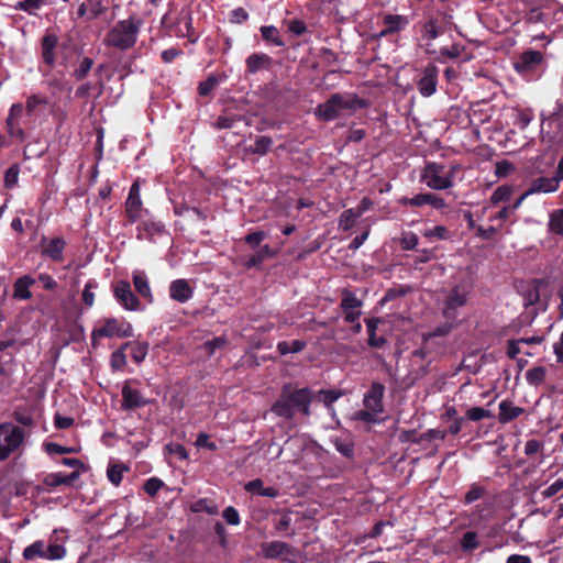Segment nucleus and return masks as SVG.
I'll return each mask as SVG.
<instances>
[{"mask_svg":"<svg viewBox=\"0 0 563 563\" xmlns=\"http://www.w3.org/2000/svg\"><path fill=\"white\" fill-rule=\"evenodd\" d=\"M464 47L460 44H453L451 47H442L440 48V62H445V59H453L461 56Z\"/></svg>","mask_w":563,"mask_h":563,"instance_id":"nucleus-48","label":"nucleus"},{"mask_svg":"<svg viewBox=\"0 0 563 563\" xmlns=\"http://www.w3.org/2000/svg\"><path fill=\"white\" fill-rule=\"evenodd\" d=\"M331 443L335 448L338 452H340L345 457H353L354 455V444L350 438H340L332 437Z\"/></svg>","mask_w":563,"mask_h":563,"instance_id":"nucleus-30","label":"nucleus"},{"mask_svg":"<svg viewBox=\"0 0 563 563\" xmlns=\"http://www.w3.org/2000/svg\"><path fill=\"white\" fill-rule=\"evenodd\" d=\"M24 430L12 422L0 424V461L20 449L24 441Z\"/></svg>","mask_w":563,"mask_h":563,"instance_id":"nucleus-5","label":"nucleus"},{"mask_svg":"<svg viewBox=\"0 0 563 563\" xmlns=\"http://www.w3.org/2000/svg\"><path fill=\"white\" fill-rule=\"evenodd\" d=\"M379 412L365 408L354 413V420L363 421L366 423H380L382 419L378 417Z\"/></svg>","mask_w":563,"mask_h":563,"instance_id":"nucleus-44","label":"nucleus"},{"mask_svg":"<svg viewBox=\"0 0 563 563\" xmlns=\"http://www.w3.org/2000/svg\"><path fill=\"white\" fill-rule=\"evenodd\" d=\"M194 289L186 279L173 280L169 285V296L173 300L185 303L192 298Z\"/></svg>","mask_w":563,"mask_h":563,"instance_id":"nucleus-21","label":"nucleus"},{"mask_svg":"<svg viewBox=\"0 0 563 563\" xmlns=\"http://www.w3.org/2000/svg\"><path fill=\"white\" fill-rule=\"evenodd\" d=\"M227 340L223 336H217L210 341H207L203 344L202 349L208 356H211L218 349H221Z\"/></svg>","mask_w":563,"mask_h":563,"instance_id":"nucleus-54","label":"nucleus"},{"mask_svg":"<svg viewBox=\"0 0 563 563\" xmlns=\"http://www.w3.org/2000/svg\"><path fill=\"white\" fill-rule=\"evenodd\" d=\"M459 170L457 165L446 168L443 164L428 163L421 174L422 181L433 190H445L454 185V176Z\"/></svg>","mask_w":563,"mask_h":563,"instance_id":"nucleus-3","label":"nucleus"},{"mask_svg":"<svg viewBox=\"0 0 563 563\" xmlns=\"http://www.w3.org/2000/svg\"><path fill=\"white\" fill-rule=\"evenodd\" d=\"M131 346L132 358L136 363H141L147 354V344L144 343H125L124 347Z\"/></svg>","mask_w":563,"mask_h":563,"instance_id":"nucleus-49","label":"nucleus"},{"mask_svg":"<svg viewBox=\"0 0 563 563\" xmlns=\"http://www.w3.org/2000/svg\"><path fill=\"white\" fill-rule=\"evenodd\" d=\"M549 229L563 236V209L555 210L550 214Z\"/></svg>","mask_w":563,"mask_h":563,"instance_id":"nucleus-41","label":"nucleus"},{"mask_svg":"<svg viewBox=\"0 0 563 563\" xmlns=\"http://www.w3.org/2000/svg\"><path fill=\"white\" fill-rule=\"evenodd\" d=\"M66 241L63 238L43 239L42 254L53 262L59 263L64 260Z\"/></svg>","mask_w":563,"mask_h":563,"instance_id":"nucleus-19","label":"nucleus"},{"mask_svg":"<svg viewBox=\"0 0 563 563\" xmlns=\"http://www.w3.org/2000/svg\"><path fill=\"white\" fill-rule=\"evenodd\" d=\"M545 376H547V369L543 366L531 367L525 373L526 382L530 386H534V387H538L541 384H543L545 380Z\"/></svg>","mask_w":563,"mask_h":563,"instance_id":"nucleus-31","label":"nucleus"},{"mask_svg":"<svg viewBox=\"0 0 563 563\" xmlns=\"http://www.w3.org/2000/svg\"><path fill=\"white\" fill-rule=\"evenodd\" d=\"M272 412L276 416L285 419H292L295 416V409H292L290 401L286 397L284 390H282L280 397L272 406Z\"/></svg>","mask_w":563,"mask_h":563,"instance_id":"nucleus-29","label":"nucleus"},{"mask_svg":"<svg viewBox=\"0 0 563 563\" xmlns=\"http://www.w3.org/2000/svg\"><path fill=\"white\" fill-rule=\"evenodd\" d=\"M421 233L427 239L448 240L450 236L449 230L444 225L424 228Z\"/></svg>","mask_w":563,"mask_h":563,"instance_id":"nucleus-42","label":"nucleus"},{"mask_svg":"<svg viewBox=\"0 0 563 563\" xmlns=\"http://www.w3.org/2000/svg\"><path fill=\"white\" fill-rule=\"evenodd\" d=\"M136 227V236L139 240H150L154 241V239L158 235H162L166 232L165 225L157 220H154L151 214L146 218H143L137 222Z\"/></svg>","mask_w":563,"mask_h":563,"instance_id":"nucleus-13","label":"nucleus"},{"mask_svg":"<svg viewBox=\"0 0 563 563\" xmlns=\"http://www.w3.org/2000/svg\"><path fill=\"white\" fill-rule=\"evenodd\" d=\"M288 31L295 35H302L307 31L306 23L298 19H292L286 22Z\"/></svg>","mask_w":563,"mask_h":563,"instance_id":"nucleus-64","label":"nucleus"},{"mask_svg":"<svg viewBox=\"0 0 563 563\" xmlns=\"http://www.w3.org/2000/svg\"><path fill=\"white\" fill-rule=\"evenodd\" d=\"M262 37L266 42L273 43L275 46L282 47L285 45L283 38L279 35V31L274 25H264L260 29Z\"/></svg>","mask_w":563,"mask_h":563,"instance_id":"nucleus-32","label":"nucleus"},{"mask_svg":"<svg viewBox=\"0 0 563 563\" xmlns=\"http://www.w3.org/2000/svg\"><path fill=\"white\" fill-rule=\"evenodd\" d=\"M466 417H467L468 420L479 421V420H483L485 418L492 417V413H490L489 410H486L483 407H473V408L467 410Z\"/></svg>","mask_w":563,"mask_h":563,"instance_id":"nucleus-57","label":"nucleus"},{"mask_svg":"<svg viewBox=\"0 0 563 563\" xmlns=\"http://www.w3.org/2000/svg\"><path fill=\"white\" fill-rule=\"evenodd\" d=\"M133 285L139 292L140 296L147 299L150 302L153 301V296L151 291V287L148 284L147 276L143 271H134L133 272Z\"/></svg>","mask_w":563,"mask_h":563,"instance_id":"nucleus-27","label":"nucleus"},{"mask_svg":"<svg viewBox=\"0 0 563 563\" xmlns=\"http://www.w3.org/2000/svg\"><path fill=\"white\" fill-rule=\"evenodd\" d=\"M560 185V178L553 177H538L532 179L529 188L526 190V195L533 194H550L558 190Z\"/></svg>","mask_w":563,"mask_h":563,"instance_id":"nucleus-20","label":"nucleus"},{"mask_svg":"<svg viewBox=\"0 0 563 563\" xmlns=\"http://www.w3.org/2000/svg\"><path fill=\"white\" fill-rule=\"evenodd\" d=\"M114 298L126 310L136 311L140 310V301L133 294L131 285L126 280H120L114 285Z\"/></svg>","mask_w":563,"mask_h":563,"instance_id":"nucleus-11","label":"nucleus"},{"mask_svg":"<svg viewBox=\"0 0 563 563\" xmlns=\"http://www.w3.org/2000/svg\"><path fill=\"white\" fill-rule=\"evenodd\" d=\"M148 404L141 393L133 388L130 384L125 383L122 387V408L124 410H132L135 408L144 407Z\"/></svg>","mask_w":563,"mask_h":563,"instance_id":"nucleus-17","label":"nucleus"},{"mask_svg":"<svg viewBox=\"0 0 563 563\" xmlns=\"http://www.w3.org/2000/svg\"><path fill=\"white\" fill-rule=\"evenodd\" d=\"M222 517L231 526H238L241 522L239 511L232 506L224 508Z\"/></svg>","mask_w":563,"mask_h":563,"instance_id":"nucleus-59","label":"nucleus"},{"mask_svg":"<svg viewBox=\"0 0 563 563\" xmlns=\"http://www.w3.org/2000/svg\"><path fill=\"white\" fill-rule=\"evenodd\" d=\"M485 494V488L477 485V484H473L468 492L465 494V497H464V503L465 504H472L476 500H478L479 498H482Z\"/></svg>","mask_w":563,"mask_h":563,"instance_id":"nucleus-55","label":"nucleus"},{"mask_svg":"<svg viewBox=\"0 0 563 563\" xmlns=\"http://www.w3.org/2000/svg\"><path fill=\"white\" fill-rule=\"evenodd\" d=\"M563 489V479L558 478L549 487L541 492L543 499L552 498Z\"/></svg>","mask_w":563,"mask_h":563,"instance_id":"nucleus-58","label":"nucleus"},{"mask_svg":"<svg viewBox=\"0 0 563 563\" xmlns=\"http://www.w3.org/2000/svg\"><path fill=\"white\" fill-rule=\"evenodd\" d=\"M286 397L290 401L292 409L300 411L305 416L310 415V405L312 401V391L310 388L291 389L288 385L283 388Z\"/></svg>","mask_w":563,"mask_h":563,"instance_id":"nucleus-10","label":"nucleus"},{"mask_svg":"<svg viewBox=\"0 0 563 563\" xmlns=\"http://www.w3.org/2000/svg\"><path fill=\"white\" fill-rule=\"evenodd\" d=\"M461 547L464 551H472L479 547L477 533L475 531H466L461 539Z\"/></svg>","mask_w":563,"mask_h":563,"instance_id":"nucleus-47","label":"nucleus"},{"mask_svg":"<svg viewBox=\"0 0 563 563\" xmlns=\"http://www.w3.org/2000/svg\"><path fill=\"white\" fill-rule=\"evenodd\" d=\"M132 335V325L124 321H119L118 319L110 318L107 319L106 322L95 329L91 333V341L95 345L97 339L99 338H129Z\"/></svg>","mask_w":563,"mask_h":563,"instance_id":"nucleus-9","label":"nucleus"},{"mask_svg":"<svg viewBox=\"0 0 563 563\" xmlns=\"http://www.w3.org/2000/svg\"><path fill=\"white\" fill-rule=\"evenodd\" d=\"M272 144L273 141L269 136H257L254 144L251 145L250 152L257 155H265L269 151Z\"/></svg>","mask_w":563,"mask_h":563,"instance_id":"nucleus-39","label":"nucleus"},{"mask_svg":"<svg viewBox=\"0 0 563 563\" xmlns=\"http://www.w3.org/2000/svg\"><path fill=\"white\" fill-rule=\"evenodd\" d=\"M261 551L264 558L269 560L288 559L294 554V548L283 541H271L261 544Z\"/></svg>","mask_w":563,"mask_h":563,"instance_id":"nucleus-15","label":"nucleus"},{"mask_svg":"<svg viewBox=\"0 0 563 563\" xmlns=\"http://www.w3.org/2000/svg\"><path fill=\"white\" fill-rule=\"evenodd\" d=\"M44 0H22L15 5V10L24 11L30 15L36 14V11L43 5Z\"/></svg>","mask_w":563,"mask_h":563,"instance_id":"nucleus-45","label":"nucleus"},{"mask_svg":"<svg viewBox=\"0 0 563 563\" xmlns=\"http://www.w3.org/2000/svg\"><path fill=\"white\" fill-rule=\"evenodd\" d=\"M7 131L8 133L16 139L22 140L24 137V132L20 126L19 122L14 120V118L7 119Z\"/></svg>","mask_w":563,"mask_h":563,"instance_id":"nucleus-60","label":"nucleus"},{"mask_svg":"<svg viewBox=\"0 0 563 563\" xmlns=\"http://www.w3.org/2000/svg\"><path fill=\"white\" fill-rule=\"evenodd\" d=\"M98 288V283L95 279H90L86 283L82 289V301L87 308H91L95 303V290Z\"/></svg>","mask_w":563,"mask_h":563,"instance_id":"nucleus-43","label":"nucleus"},{"mask_svg":"<svg viewBox=\"0 0 563 563\" xmlns=\"http://www.w3.org/2000/svg\"><path fill=\"white\" fill-rule=\"evenodd\" d=\"M102 93V82L98 84H91V82H85L81 86H79L76 90V96L79 98H86L90 95H95L96 97H99Z\"/></svg>","mask_w":563,"mask_h":563,"instance_id":"nucleus-38","label":"nucleus"},{"mask_svg":"<svg viewBox=\"0 0 563 563\" xmlns=\"http://www.w3.org/2000/svg\"><path fill=\"white\" fill-rule=\"evenodd\" d=\"M79 472L75 471L70 474H63L60 472L46 474L43 478V484L51 490L60 485L70 486L78 479Z\"/></svg>","mask_w":563,"mask_h":563,"instance_id":"nucleus-22","label":"nucleus"},{"mask_svg":"<svg viewBox=\"0 0 563 563\" xmlns=\"http://www.w3.org/2000/svg\"><path fill=\"white\" fill-rule=\"evenodd\" d=\"M442 23L438 16H432L422 24V36L427 41H433L443 33Z\"/></svg>","mask_w":563,"mask_h":563,"instance_id":"nucleus-28","label":"nucleus"},{"mask_svg":"<svg viewBox=\"0 0 563 563\" xmlns=\"http://www.w3.org/2000/svg\"><path fill=\"white\" fill-rule=\"evenodd\" d=\"M128 471L124 464H111L107 470V477L114 486H119L123 478V473Z\"/></svg>","mask_w":563,"mask_h":563,"instance_id":"nucleus-37","label":"nucleus"},{"mask_svg":"<svg viewBox=\"0 0 563 563\" xmlns=\"http://www.w3.org/2000/svg\"><path fill=\"white\" fill-rule=\"evenodd\" d=\"M163 482L157 477L148 478L144 484V490L150 496H155L162 488Z\"/></svg>","mask_w":563,"mask_h":563,"instance_id":"nucleus-63","label":"nucleus"},{"mask_svg":"<svg viewBox=\"0 0 563 563\" xmlns=\"http://www.w3.org/2000/svg\"><path fill=\"white\" fill-rule=\"evenodd\" d=\"M399 243H400V246L402 250L410 251V250H413L418 245L419 238L413 232H410V231L404 232L401 234Z\"/></svg>","mask_w":563,"mask_h":563,"instance_id":"nucleus-51","label":"nucleus"},{"mask_svg":"<svg viewBox=\"0 0 563 563\" xmlns=\"http://www.w3.org/2000/svg\"><path fill=\"white\" fill-rule=\"evenodd\" d=\"M266 236L267 234L264 231H255L247 234L244 240L253 250H255L258 247L260 243L266 239Z\"/></svg>","mask_w":563,"mask_h":563,"instance_id":"nucleus-62","label":"nucleus"},{"mask_svg":"<svg viewBox=\"0 0 563 563\" xmlns=\"http://www.w3.org/2000/svg\"><path fill=\"white\" fill-rule=\"evenodd\" d=\"M498 407H499L498 421L504 424L515 420L520 415H522L525 411V409L522 407L515 406L509 400L500 401Z\"/></svg>","mask_w":563,"mask_h":563,"instance_id":"nucleus-26","label":"nucleus"},{"mask_svg":"<svg viewBox=\"0 0 563 563\" xmlns=\"http://www.w3.org/2000/svg\"><path fill=\"white\" fill-rule=\"evenodd\" d=\"M166 450L180 461L188 459V452L186 448L179 443H169L166 445Z\"/></svg>","mask_w":563,"mask_h":563,"instance_id":"nucleus-61","label":"nucleus"},{"mask_svg":"<svg viewBox=\"0 0 563 563\" xmlns=\"http://www.w3.org/2000/svg\"><path fill=\"white\" fill-rule=\"evenodd\" d=\"M142 22L136 18L118 21L107 33L103 42L109 47L126 51L137 41Z\"/></svg>","mask_w":563,"mask_h":563,"instance_id":"nucleus-2","label":"nucleus"},{"mask_svg":"<svg viewBox=\"0 0 563 563\" xmlns=\"http://www.w3.org/2000/svg\"><path fill=\"white\" fill-rule=\"evenodd\" d=\"M383 23L385 27L380 31L378 35L379 37L395 34L405 30L409 25L410 20L407 15L386 14L383 19Z\"/></svg>","mask_w":563,"mask_h":563,"instance_id":"nucleus-18","label":"nucleus"},{"mask_svg":"<svg viewBox=\"0 0 563 563\" xmlns=\"http://www.w3.org/2000/svg\"><path fill=\"white\" fill-rule=\"evenodd\" d=\"M471 291L472 284L467 280H462L445 291L442 314L446 320L457 318L459 310L467 303Z\"/></svg>","mask_w":563,"mask_h":563,"instance_id":"nucleus-4","label":"nucleus"},{"mask_svg":"<svg viewBox=\"0 0 563 563\" xmlns=\"http://www.w3.org/2000/svg\"><path fill=\"white\" fill-rule=\"evenodd\" d=\"M453 320H446V322L439 324L434 330L424 335V340L429 341L433 338L444 336L453 329Z\"/></svg>","mask_w":563,"mask_h":563,"instance_id":"nucleus-52","label":"nucleus"},{"mask_svg":"<svg viewBox=\"0 0 563 563\" xmlns=\"http://www.w3.org/2000/svg\"><path fill=\"white\" fill-rule=\"evenodd\" d=\"M275 255L274 251L271 249L269 245H263L258 249L255 255H253L247 261V267H254L260 265L265 258L273 257Z\"/></svg>","mask_w":563,"mask_h":563,"instance_id":"nucleus-40","label":"nucleus"},{"mask_svg":"<svg viewBox=\"0 0 563 563\" xmlns=\"http://www.w3.org/2000/svg\"><path fill=\"white\" fill-rule=\"evenodd\" d=\"M511 196V188L508 186H500L494 190L490 196V202L497 205L503 201H508Z\"/></svg>","mask_w":563,"mask_h":563,"instance_id":"nucleus-50","label":"nucleus"},{"mask_svg":"<svg viewBox=\"0 0 563 563\" xmlns=\"http://www.w3.org/2000/svg\"><path fill=\"white\" fill-rule=\"evenodd\" d=\"M340 306L343 311H360L362 301L350 290L345 289Z\"/></svg>","mask_w":563,"mask_h":563,"instance_id":"nucleus-34","label":"nucleus"},{"mask_svg":"<svg viewBox=\"0 0 563 563\" xmlns=\"http://www.w3.org/2000/svg\"><path fill=\"white\" fill-rule=\"evenodd\" d=\"M88 7V20H95L103 14L108 9L107 0H86Z\"/></svg>","mask_w":563,"mask_h":563,"instance_id":"nucleus-33","label":"nucleus"},{"mask_svg":"<svg viewBox=\"0 0 563 563\" xmlns=\"http://www.w3.org/2000/svg\"><path fill=\"white\" fill-rule=\"evenodd\" d=\"M342 396L341 391L336 390H320L318 393V399L324 404L327 409L333 410V404Z\"/></svg>","mask_w":563,"mask_h":563,"instance_id":"nucleus-46","label":"nucleus"},{"mask_svg":"<svg viewBox=\"0 0 563 563\" xmlns=\"http://www.w3.org/2000/svg\"><path fill=\"white\" fill-rule=\"evenodd\" d=\"M245 65L250 74L268 70L272 66V57L264 53H253L245 59Z\"/></svg>","mask_w":563,"mask_h":563,"instance_id":"nucleus-23","label":"nucleus"},{"mask_svg":"<svg viewBox=\"0 0 563 563\" xmlns=\"http://www.w3.org/2000/svg\"><path fill=\"white\" fill-rule=\"evenodd\" d=\"M385 387L380 383H373L369 389L364 394L363 405L365 408L372 409L379 413L384 412V397Z\"/></svg>","mask_w":563,"mask_h":563,"instance_id":"nucleus-16","label":"nucleus"},{"mask_svg":"<svg viewBox=\"0 0 563 563\" xmlns=\"http://www.w3.org/2000/svg\"><path fill=\"white\" fill-rule=\"evenodd\" d=\"M402 206L421 207L430 205L437 210H442L446 207L443 198L432 192L418 194L412 198L404 197L400 199Z\"/></svg>","mask_w":563,"mask_h":563,"instance_id":"nucleus-14","label":"nucleus"},{"mask_svg":"<svg viewBox=\"0 0 563 563\" xmlns=\"http://www.w3.org/2000/svg\"><path fill=\"white\" fill-rule=\"evenodd\" d=\"M358 218L360 217L354 209L344 210L339 219V229L342 231H349L354 227Z\"/></svg>","mask_w":563,"mask_h":563,"instance_id":"nucleus-36","label":"nucleus"},{"mask_svg":"<svg viewBox=\"0 0 563 563\" xmlns=\"http://www.w3.org/2000/svg\"><path fill=\"white\" fill-rule=\"evenodd\" d=\"M35 284V279L30 275L19 277L13 284V298L18 300H27L32 297L30 287Z\"/></svg>","mask_w":563,"mask_h":563,"instance_id":"nucleus-24","label":"nucleus"},{"mask_svg":"<svg viewBox=\"0 0 563 563\" xmlns=\"http://www.w3.org/2000/svg\"><path fill=\"white\" fill-rule=\"evenodd\" d=\"M124 345L121 349L115 350L111 354L110 363L112 368L114 369H121L126 364V356L124 353Z\"/></svg>","mask_w":563,"mask_h":563,"instance_id":"nucleus-53","label":"nucleus"},{"mask_svg":"<svg viewBox=\"0 0 563 563\" xmlns=\"http://www.w3.org/2000/svg\"><path fill=\"white\" fill-rule=\"evenodd\" d=\"M439 69L435 65L429 64L422 70L421 77L417 82L418 91L422 97H431L437 91Z\"/></svg>","mask_w":563,"mask_h":563,"instance_id":"nucleus-12","label":"nucleus"},{"mask_svg":"<svg viewBox=\"0 0 563 563\" xmlns=\"http://www.w3.org/2000/svg\"><path fill=\"white\" fill-rule=\"evenodd\" d=\"M65 555V547L57 543H46L43 540H37L23 550V558L26 561H34L36 559L54 561L62 560Z\"/></svg>","mask_w":563,"mask_h":563,"instance_id":"nucleus-6","label":"nucleus"},{"mask_svg":"<svg viewBox=\"0 0 563 563\" xmlns=\"http://www.w3.org/2000/svg\"><path fill=\"white\" fill-rule=\"evenodd\" d=\"M92 64H93V62L91 58L85 57L80 62L79 66L74 71L76 79H78V80L84 79L88 75V73L91 70Z\"/></svg>","mask_w":563,"mask_h":563,"instance_id":"nucleus-56","label":"nucleus"},{"mask_svg":"<svg viewBox=\"0 0 563 563\" xmlns=\"http://www.w3.org/2000/svg\"><path fill=\"white\" fill-rule=\"evenodd\" d=\"M544 64L543 54L539 51L522 53L515 63V69L527 79H533L542 70Z\"/></svg>","mask_w":563,"mask_h":563,"instance_id":"nucleus-7","label":"nucleus"},{"mask_svg":"<svg viewBox=\"0 0 563 563\" xmlns=\"http://www.w3.org/2000/svg\"><path fill=\"white\" fill-rule=\"evenodd\" d=\"M306 346V342L300 340H294V341H282L277 344V350L282 355L298 353L302 351Z\"/></svg>","mask_w":563,"mask_h":563,"instance_id":"nucleus-35","label":"nucleus"},{"mask_svg":"<svg viewBox=\"0 0 563 563\" xmlns=\"http://www.w3.org/2000/svg\"><path fill=\"white\" fill-rule=\"evenodd\" d=\"M58 43V38L55 34H45L42 38L41 48H42V58L45 64L48 66H53L55 63V49Z\"/></svg>","mask_w":563,"mask_h":563,"instance_id":"nucleus-25","label":"nucleus"},{"mask_svg":"<svg viewBox=\"0 0 563 563\" xmlns=\"http://www.w3.org/2000/svg\"><path fill=\"white\" fill-rule=\"evenodd\" d=\"M141 187L140 183L135 180L129 190L128 198L125 200V217L129 223H136L141 221L143 218L150 216V211L143 207V202L141 199Z\"/></svg>","mask_w":563,"mask_h":563,"instance_id":"nucleus-8","label":"nucleus"},{"mask_svg":"<svg viewBox=\"0 0 563 563\" xmlns=\"http://www.w3.org/2000/svg\"><path fill=\"white\" fill-rule=\"evenodd\" d=\"M365 106V101L356 95L338 92L332 95L324 103L319 104L314 109V115L319 120L330 122L341 115L352 114Z\"/></svg>","mask_w":563,"mask_h":563,"instance_id":"nucleus-1","label":"nucleus"}]
</instances>
